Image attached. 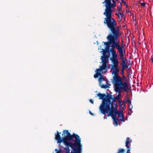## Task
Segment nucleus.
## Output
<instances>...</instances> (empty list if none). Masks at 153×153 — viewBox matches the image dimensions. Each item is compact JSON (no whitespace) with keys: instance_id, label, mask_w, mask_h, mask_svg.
I'll list each match as a JSON object with an SVG mask.
<instances>
[{"instance_id":"obj_1","label":"nucleus","mask_w":153,"mask_h":153,"mask_svg":"<svg viewBox=\"0 0 153 153\" xmlns=\"http://www.w3.org/2000/svg\"><path fill=\"white\" fill-rule=\"evenodd\" d=\"M57 134H55V136L57 143H60L63 142L65 146H68L72 148L76 146L79 148L80 141L78 139L79 135L78 134L73 133L71 135L68 130H63L62 134V135L64 136L62 138L60 135L61 132L59 133L58 131H57Z\"/></svg>"},{"instance_id":"obj_2","label":"nucleus","mask_w":153,"mask_h":153,"mask_svg":"<svg viewBox=\"0 0 153 153\" xmlns=\"http://www.w3.org/2000/svg\"><path fill=\"white\" fill-rule=\"evenodd\" d=\"M113 70L114 71L112 72V74L114 75L113 76L112 82L114 86L115 91L119 93L123 91L127 92L129 89L128 84L126 82H123L121 77L118 75L120 71L119 68H115Z\"/></svg>"},{"instance_id":"obj_3","label":"nucleus","mask_w":153,"mask_h":153,"mask_svg":"<svg viewBox=\"0 0 153 153\" xmlns=\"http://www.w3.org/2000/svg\"><path fill=\"white\" fill-rule=\"evenodd\" d=\"M109 30L111 33H110L107 37V38L108 41L111 43L113 44L116 46V48L118 51L123 49V43L122 41V44L121 46L119 44V34L118 30L119 29L116 28L117 24H106Z\"/></svg>"},{"instance_id":"obj_4","label":"nucleus","mask_w":153,"mask_h":153,"mask_svg":"<svg viewBox=\"0 0 153 153\" xmlns=\"http://www.w3.org/2000/svg\"><path fill=\"white\" fill-rule=\"evenodd\" d=\"M105 3V8L103 15L105 16L104 23L105 24H117L114 19L112 18V9L116 6V3L114 0H105L102 2Z\"/></svg>"},{"instance_id":"obj_5","label":"nucleus","mask_w":153,"mask_h":153,"mask_svg":"<svg viewBox=\"0 0 153 153\" xmlns=\"http://www.w3.org/2000/svg\"><path fill=\"white\" fill-rule=\"evenodd\" d=\"M99 97V99H102V104L99 107V109L101 113L105 115L107 113V109L108 108L110 105L108 104V102H110V100L111 99V95L107 93L106 96L105 94H102L100 93L97 94Z\"/></svg>"},{"instance_id":"obj_6","label":"nucleus","mask_w":153,"mask_h":153,"mask_svg":"<svg viewBox=\"0 0 153 153\" xmlns=\"http://www.w3.org/2000/svg\"><path fill=\"white\" fill-rule=\"evenodd\" d=\"M78 139L80 141L78 149L77 146H74L72 148L70 146H66L64 149L65 153H82V145L81 144V138L79 136Z\"/></svg>"},{"instance_id":"obj_7","label":"nucleus","mask_w":153,"mask_h":153,"mask_svg":"<svg viewBox=\"0 0 153 153\" xmlns=\"http://www.w3.org/2000/svg\"><path fill=\"white\" fill-rule=\"evenodd\" d=\"M108 111H109V113L108 116H111L112 118L116 117L117 114L118 115V117H121L124 116L122 111H118L117 107H115L112 106V108H110L109 106V108L107 109V112Z\"/></svg>"},{"instance_id":"obj_8","label":"nucleus","mask_w":153,"mask_h":153,"mask_svg":"<svg viewBox=\"0 0 153 153\" xmlns=\"http://www.w3.org/2000/svg\"><path fill=\"white\" fill-rule=\"evenodd\" d=\"M108 58L109 56L108 55H103V56H101V59L102 62L103 63L102 66H103V67H107V61L108 60Z\"/></svg>"},{"instance_id":"obj_9","label":"nucleus","mask_w":153,"mask_h":153,"mask_svg":"<svg viewBox=\"0 0 153 153\" xmlns=\"http://www.w3.org/2000/svg\"><path fill=\"white\" fill-rule=\"evenodd\" d=\"M111 99L110 100V102H108L110 106V105L111 106V108H112V106L115 107H116L117 106V104H115L114 103V102H115L116 100L117 99L115 97H114L113 98H112V96L111 95Z\"/></svg>"},{"instance_id":"obj_10","label":"nucleus","mask_w":153,"mask_h":153,"mask_svg":"<svg viewBox=\"0 0 153 153\" xmlns=\"http://www.w3.org/2000/svg\"><path fill=\"white\" fill-rule=\"evenodd\" d=\"M102 66H101L100 67V69H97L96 71V74H98L99 76H101L102 75L101 72L103 70H105V72H106L107 71V69H106L107 68L105 67H103Z\"/></svg>"},{"instance_id":"obj_11","label":"nucleus","mask_w":153,"mask_h":153,"mask_svg":"<svg viewBox=\"0 0 153 153\" xmlns=\"http://www.w3.org/2000/svg\"><path fill=\"white\" fill-rule=\"evenodd\" d=\"M120 56V58L122 60V61L125 60L124 57V53H125L124 48L123 49L118 51Z\"/></svg>"},{"instance_id":"obj_12","label":"nucleus","mask_w":153,"mask_h":153,"mask_svg":"<svg viewBox=\"0 0 153 153\" xmlns=\"http://www.w3.org/2000/svg\"><path fill=\"white\" fill-rule=\"evenodd\" d=\"M132 141L130 139V138L128 137L126 138V142L125 146L126 147H130L131 144L129 142H132Z\"/></svg>"},{"instance_id":"obj_13","label":"nucleus","mask_w":153,"mask_h":153,"mask_svg":"<svg viewBox=\"0 0 153 153\" xmlns=\"http://www.w3.org/2000/svg\"><path fill=\"white\" fill-rule=\"evenodd\" d=\"M113 119L114 124L115 126H117L118 125V123L119 122L120 120L117 118L116 117L112 118Z\"/></svg>"},{"instance_id":"obj_14","label":"nucleus","mask_w":153,"mask_h":153,"mask_svg":"<svg viewBox=\"0 0 153 153\" xmlns=\"http://www.w3.org/2000/svg\"><path fill=\"white\" fill-rule=\"evenodd\" d=\"M110 60L113 62L114 64H119V62L117 59L116 58H111Z\"/></svg>"},{"instance_id":"obj_15","label":"nucleus","mask_w":153,"mask_h":153,"mask_svg":"<svg viewBox=\"0 0 153 153\" xmlns=\"http://www.w3.org/2000/svg\"><path fill=\"white\" fill-rule=\"evenodd\" d=\"M127 63L126 61V60L123 61H122V62L121 64V65H122V67H124V68H128V66L127 65Z\"/></svg>"},{"instance_id":"obj_16","label":"nucleus","mask_w":153,"mask_h":153,"mask_svg":"<svg viewBox=\"0 0 153 153\" xmlns=\"http://www.w3.org/2000/svg\"><path fill=\"white\" fill-rule=\"evenodd\" d=\"M109 48H105L104 49H102L103 55H107L106 53L109 52Z\"/></svg>"},{"instance_id":"obj_17","label":"nucleus","mask_w":153,"mask_h":153,"mask_svg":"<svg viewBox=\"0 0 153 153\" xmlns=\"http://www.w3.org/2000/svg\"><path fill=\"white\" fill-rule=\"evenodd\" d=\"M118 66L119 64L111 65V69L112 70V69L115 68H119L118 67Z\"/></svg>"},{"instance_id":"obj_18","label":"nucleus","mask_w":153,"mask_h":153,"mask_svg":"<svg viewBox=\"0 0 153 153\" xmlns=\"http://www.w3.org/2000/svg\"><path fill=\"white\" fill-rule=\"evenodd\" d=\"M121 94H119L117 95L115 97L116 98H117L118 100V101L120 104V105H121V102L120 101V99L121 97Z\"/></svg>"},{"instance_id":"obj_19","label":"nucleus","mask_w":153,"mask_h":153,"mask_svg":"<svg viewBox=\"0 0 153 153\" xmlns=\"http://www.w3.org/2000/svg\"><path fill=\"white\" fill-rule=\"evenodd\" d=\"M103 43L106 46V48H109V45L111 44V42H109H109H103Z\"/></svg>"},{"instance_id":"obj_20","label":"nucleus","mask_w":153,"mask_h":153,"mask_svg":"<svg viewBox=\"0 0 153 153\" xmlns=\"http://www.w3.org/2000/svg\"><path fill=\"white\" fill-rule=\"evenodd\" d=\"M100 76V77L99 79V82L100 83L102 81L104 80V78L103 75H101Z\"/></svg>"},{"instance_id":"obj_21","label":"nucleus","mask_w":153,"mask_h":153,"mask_svg":"<svg viewBox=\"0 0 153 153\" xmlns=\"http://www.w3.org/2000/svg\"><path fill=\"white\" fill-rule=\"evenodd\" d=\"M116 52H114V53H112V57L111 58H117V54L116 53Z\"/></svg>"},{"instance_id":"obj_22","label":"nucleus","mask_w":153,"mask_h":153,"mask_svg":"<svg viewBox=\"0 0 153 153\" xmlns=\"http://www.w3.org/2000/svg\"><path fill=\"white\" fill-rule=\"evenodd\" d=\"M125 152V150L123 149H119L117 153H124Z\"/></svg>"},{"instance_id":"obj_23","label":"nucleus","mask_w":153,"mask_h":153,"mask_svg":"<svg viewBox=\"0 0 153 153\" xmlns=\"http://www.w3.org/2000/svg\"><path fill=\"white\" fill-rule=\"evenodd\" d=\"M100 86L102 88H108L109 87L108 85H100Z\"/></svg>"},{"instance_id":"obj_24","label":"nucleus","mask_w":153,"mask_h":153,"mask_svg":"<svg viewBox=\"0 0 153 153\" xmlns=\"http://www.w3.org/2000/svg\"><path fill=\"white\" fill-rule=\"evenodd\" d=\"M128 106L129 108V111H131V109L133 108V106L132 105L131 103V104H128Z\"/></svg>"},{"instance_id":"obj_25","label":"nucleus","mask_w":153,"mask_h":153,"mask_svg":"<svg viewBox=\"0 0 153 153\" xmlns=\"http://www.w3.org/2000/svg\"><path fill=\"white\" fill-rule=\"evenodd\" d=\"M122 6V4L120 3V5L118 6V8L117 10L118 11H120V10H122V9L121 8V6Z\"/></svg>"},{"instance_id":"obj_26","label":"nucleus","mask_w":153,"mask_h":153,"mask_svg":"<svg viewBox=\"0 0 153 153\" xmlns=\"http://www.w3.org/2000/svg\"><path fill=\"white\" fill-rule=\"evenodd\" d=\"M125 68H124L123 67H122V68L121 69V73L122 74H124V71L125 70Z\"/></svg>"},{"instance_id":"obj_27","label":"nucleus","mask_w":153,"mask_h":153,"mask_svg":"<svg viewBox=\"0 0 153 153\" xmlns=\"http://www.w3.org/2000/svg\"><path fill=\"white\" fill-rule=\"evenodd\" d=\"M121 118L119 120L121 122H124L125 121V120H124V119H125L124 116H123V117H121Z\"/></svg>"},{"instance_id":"obj_28","label":"nucleus","mask_w":153,"mask_h":153,"mask_svg":"<svg viewBox=\"0 0 153 153\" xmlns=\"http://www.w3.org/2000/svg\"><path fill=\"white\" fill-rule=\"evenodd\" d=\"M127 148V151L126 153H131L130 152V151L131 148L130 147H126Z\"/></svg>"},{"instance_id":"obj_29","label":"nucleus","mask_w":153,"mask_h":153,"mask_svg":"<svg viewBox=\"0 0 153 153\" xmlns=\"http://www.w3.org/2000/svg\"><path fill=\"white\" fill-rule=\"evenodd\" d=\"M110 51L111 52V53H114V52H116L113 49V48H111V49L110 50Z\"/></svg>"},{"instance_id":"obj_30","label":"nucleus","mask_w":153,"mask_h":153,"mask_svg":"<svg viewBox=\"0 0 153 153\" xmlns=\"http://www.w3.org/2000/svg\"><path fill=\"white\" fill-rule=\"evenodd\" d=\"M123 105H124V107L125 106V103L123 102H121V105H120V107H121Z\"/></svg>"},{"instance_id":"obj_31","label":"nucleus","mask_w":153,"mask_h":153,"mask_svg":"<svg viewBox=\"0 0 153 153\" xmlns=\"http://www.w3.org/2000/svg\"><path fill=\"white\" fill-rule=\"evenodd\" d=\"M122 75L123 77V79L125 80V82H126L127 83V78L125 77V76L124 75V74H122Z\"/></svg>"},{"instance_id":"obj_32","label":"nucleus","mask_w":153,"mask_h":153,"mask_svg":"<svg viewBox=\"0 0 153 153\" xmlns=\"http://www.w3.org/2000/svg\"><path fill=\"white\" fill-rule=\"evenodd\" d=\"M126 102H127L128 104H131V101L129 100V99L128 98H127V99H126Z\"/></svg>"},{"instance_id":"obj_33","label":"nucleus","mask_w":153,"mask_h":153,"mask_svg":"<svg viewBox=\"0 0 153 153\" xmlns=\"http://www.w3.org/2000/svg\"><path fill=\"white\" fill-rule=\"evenodd\" d=\"M118 19L119 20L118 22H120L121 21V20H122V18L121 17V16H118Z\"/></svg>"},{"instance_id":"obj_34","label":"nucleus","mask_w":153,"mask_h":153,"mask_svg":"<svg viewBox=\"0 0 153 153\" xmlns=\"http://www.w3.org/2000/svg\"><path fill=\"white\" fill-rule=\"evenodd\" d=\"M56 153H62V151L61 149H60Z\"/></svg>"},{"instance_id":"obj_35","label":"nucleus","mask_w":153,"mask_h":153,"mask_svg":"<svg viewBox=\"0 0 153 153\" xmlns=\"http://www.w3.org/2000/svg\"><path fill=\"white\" fill-rule=\"evenodd\" d=\"M99 76L98 74L96 73L94 75V78H97Z\"/></svg>"},{"instance_id":"obj_36","label":"nucleus","mask_w":153,"mask_h":153,"mask_svg":"<svg viewBox=\"0 0 153 153\" xmlns=\"http://www.w3.org/2000/svg\"><path fill=\"white\" fill-rule=\"evenodd\" d=\"M145 3H141V5L142 6H144L146 5Z\"/></svg>"},{"instance_id":"obj_37","label":"nucleus","mask_w":153,"mask_h":153,"mask_svg":"<svg viewBox=\"0 0 153 153\" xmlns=\"http://www.w3.org/2000/svg\"><path fill=\"white\" fill-rule=\"evenodd\" d=\"M112 44V48H116V46L114 45V44Z\"/></svg>"},{"instance_id":"obj_38","label":"nucleus","mask_w":153,"mask_h":153,"mask_svg":"<svg viewBox=\"0 0 153 153\" xmlns=\"http://www.w3.org/2000/svg\"><path fill=\"white\" fill-rule=\"evenodd\" d=\"M115 15L118 16H120V15H121V13H116Z\"/></svg>"},{"instance_id":"obj_39","label":"nucleus","mask_w":153,"mask_h":153,"mask_svg":"<svg viewBox=\"0 0 153 153\" xmlns=\"http://www.w3.org/2000/svg\"><path fill=\"white\" fill-rule=\"evenodd\" d=\"M120 16H121V17L122 18L124 16V15L123 13H121V15H120Z\"/></svg>"},{"instance_id":"obj_40","label":"nucleus","mask_w":153,"mask_h":153,"mask_svg":"<svg viewBox=\"0 0 153 153\" xmlns=\"http://www.w3.org/2000/svg\"><path fill=\"white\" fill-rule=\"evenodd\" d=\"M89 101H90V102H91V103L92 104L93 103L94 101H93L92 99H90L89 100Z\"/></svg>"},{"instance_id":"obj_41","label":"nucleus","mask_w":153,"mask_h":153,"mask_svg":"<svg viewBox=\"0 0 153 153\" xmlns=\"http://www.w3.org/2000/svg\"><path fill=\"white\" fill-rule=\"evenodd\" d=\"M123 3H124V4L127 7H128V5L126 4V2L125 1Z\"/></svg>"},{"instance_id":"obj_42","label":"nucleus","mask_w":153,"mask_h":153,"mask_svg":"<svg viewBox=\"0 0 153 153\" xmlns=\"http://www.w3.org/2000/svg\"><path fill=\"white\" fill-rule=\"evenodd\" d=\"M151 60H152V62L153 63V57L152 56L151 57Z\"/></svg>"},{"instance_id":"obj_43","label":"nucleus","mask_w":153,"mask_h":153,"mask_svg":"<svg viewBox=\"0 0 153 153\" xmlns=\"http://www.w3.org/2000/svg\"><path fill=\"white\" fill-rule=\"evenodd\" d=\"M130 111H128V114L129 115H130L131 114V113H130Z\"/></svg>"},{"instance_id":"obj_44","label":"nucleus","mask_w":153,"mask_h":153,"mask_svg":"<svg viewBox=\"0 0 153 153\" xmlns=\"http://www.w3.org/2000/svg\"><path fill=\"white\" fill-rule=\"evenodd\" d=\"M58 151H58V149H55V151H56V152H57Z\"/></svg>"},{"instance_id":"obj_45","label":"nucleus","mask_w":153,"mask_h":153,"mask_svg":"<svg viewBox=\"0 0 153 153\" xmlns=\"http://www.w3.org/2000/svg\"><path fill=\"white\" fill-rule=\"evenodd\" d=\"M121 1L122 3H123L125 1H124V0H121Z\"/></svg>"},{"instance_id":"obj_46","label":"nucleus","mask_w":153,"mask_h":153,"mask_svg":"<svg viewBox=\"0 0 153 153\" xmlns=\"http://www.w3.org/2000/svg\"><path fill=\"white\" fill-rule=\"evenodd\" d=\"M89 113H90L91 114H92H92H93V113H92L91 111H89Z\"/></svg>"},{"instance_id":"obj_47","label":"nucleus","mask_w":153,"mask_h":153,"mask_svg":"<svg viewBox=\"0 0 153 153\" xmlns=\"http://www.w3.org/2000/svg\"><path fill=\"white\" fill-rule=\"evenodd\" d=\"M110 66H107V68H108V69H109L110 68Z\"/></svg>"},{"instance_id":"obj_48","label":"nucleus","mask_w":153,"mask_h":153,"mask_svg":"<svg viewBox=\"0 0 153 153\" xmlns=\"http://www.w3.org/2000/svg\"><path fill=\"white\" fill-rule=\"evenodd\" d=\"M116 1H118V0H115Z\"/></svg>"},{"instance_id":"obj_49","label":"nucleus","mask_w":153,"mask_h":153,"mask_svg":"<svg viewBox=\"0 0 153 153\" xmlns=\"http://www.w3.org/2000/svg\"><path fill=\"white\" fill-rule=\"evenodd\" d=\"M124 21H125V18L124 19Z\"/></svg>"},{"instance_id":"obj_50","label":"nucleus","mask_w":153,"mask_h":153,"mask_svg":"<svg viewBox=\"0 0 153 153\" xmlns=\"http://www.w3.org/2000/svg\"><path fill=\"white\" fill-rule=\"evenodd\" d=\"M124 21H125V18L124 19Z\"/></svg>"}]
</instances>
